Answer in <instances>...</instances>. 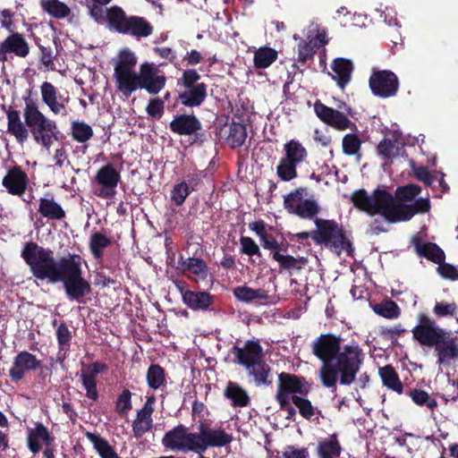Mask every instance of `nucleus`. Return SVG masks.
Masks as SVG:
<instances>
[{
  "label": "nucleus",
  "instance_id": "obj_54",
  "mask_svg": "<svg viewBox=\"0 0 458 458\" xmlns=\"http://www.w3.org/2000/svg\"><path fill=\"white\" fill-rule=\"evenodd\" d=\"M362 141L356 133H347L342 140L343 153L346 156L360 155Z\"/></svg>",
  "mask_w": 458,
  "mask_h": 458
},
{
  "label": "nucleus",
  "instance_id": "obj_8",
  "mask_svg": "<svg viewBox=\"0 0 458 458\" xmlns=\"http://www.w3.org/2000/svg\"><path fill=\"white\" fill-rule=\"evenodd\" d=\"M351 200L358 209L370 216L380 215L388 223L396 218L394 209L389 208L393 201L392 193L386 190L377 188L369 195L366 190L360 189L352 194Z\"/></svg>",
  "mask_w": 458,
  "mask_h": 458
},
{
  "label": "nucleus",
  "instance_id": "obj_25",
  "mask_svg": "<svg viewBox=\"0 0 458 458\" xmlns=\"http://www.w3.org/2000/svg\"><path fill=\"white\" fill-rule=\"evenodd\" d=\"M178 264L182 273L193 282L198 283L199 280L204 281L208 276V267L206 261L201 258L193 256L183 259V257L181 256Z\"/></svg>",
  "mask_w": 458,
  "mask_h": 458
},
{
  "label": "nucleus",
  "instance_id": "obj_36",
  "mask_svg": "<svg viewBox=\"0 0 458 458\" xmlns=\"http://www.w3.org/2000/svg\"><path fill=\"white\" fill-rule=\"evenodd\" d=\"M38 211L43 217L55 221L63 220L66 216L64 209L53 198H40Z\"/></svg>",
  "mask_w": 458,
  "mask_h": 458
},
{
  "label": "nucleus",
  "instance_id": "obj_19",
  "mask_svg": "<svg viewBox=\"0 0 458 458\" xmlns=\"http://www.w3.org/2000/svg\"><path fill=\"white\" fill-rule=\"evenodd\" d=\"M158 69L149 63H144L140 66V89H146L151 95L159 93L165 86L166 77L158 74Z\"/></svg>",
  "mask_w": 458,
  "mask_h": 458
},
{
  "label": "nucleus",
  "instance_id": "obj_4",
  "mask_svg": "<svg viewBox=\"0 0 458 458\" xmlns=\"http://www.w3.org/2000/svg\"><path fill=\"white\" fill-rule=\"evenodd\" d=\"M421 192V187L418 184L409 183L399 186L395 190V195L392 194V204L395 213V219L389 220L390 224L406 222L417 214H425L430 210V201L427 198L416 199Z\"/></svg>",
  "mask_w": 458,
  "mask_h": 458
},
{
  "label": "nucleus",
  "instance_id": "obj_1",
  "mask_svg": "<svg viewBox=\"0 0 458 458\" xmlns=\"http://www.w3.org/2000/svg\"><path fill=\"white\" fill-rule=\"evenodd\" d=\"M21 256L37 279L62 283L70 301L85 303L84 298L91 293V284L83 276L81 255L68 253L55 259L51 250L30 241L24 244Z\"/></svg>",
  "mask_w": 458,
  "mask_h": 458
},
{
  "label": "nucleus",
  "instance_id": "obj_29",
  "mask_svg": "<svg viewBox=\"0 0 458 458\" xmlns=\"http://www.w3.org/2000/svg\"><path fill=\"white\" fill-rule=\"evenodd\" d=\"M333 71L332 79L336 81L337 86L344 90L352 80V73L354 65L350 59L344 57L335 58L331 64Z\"/></svg>",
  "mask_w": 458,
  "mask_h": 458
},
{
  "label": "nucleus",
  "instance_id": "obj_14",
  "mask_svg": "<svg viewBox=\"0 0 458 458\" xmlns=\"http://www.w3.org/2000/svg\"><path fill=\"white\" fill-rule=\"evenodd\" d=\"M343 107L344 108L345 113H343L338 109L329 107L318 100L314 104V112L321 122L336 131H343L348 129L352 131H358L356 123L352 122L348 117L349 115H352V107L347 106L344 102H342L338 105V108L341 109Z\"/></svg>",
  "mask_w": 458,
  "mask_h": 458
},
{
  "label": "nucleus",
  "instance_id": "obj_33",
  "mask_svg": "<svg viewBox=\"0 0 458 458\" xmlns=\"http://www.w3.org/2000/svg\"><path fill=\"white\" fill-rule=\"evenodd\" d=\"M342 451L343 447L336 433L318 441L316 452L318 458H339Z\"/></svg>",
  "mask_w": 458,
  "mask_h": 458
},
{
  "label": "nucleus",
  "instance_id": "obj_39",
  "mask_svg": "<svg viewBox=\"0 0 458 458\" xmlns=\"http://www.w3.org/2000/svg\"><path fill=\"white\" fill-rule=\"evenodd\" d=\"M85 436L101 458H120L114 447L100 435L86 432Z\"/></svg>",
  "mask_w": 458,
  "mask_h": 458
},
{
  "label": "nucleus",
  "instance_id": "obj_38",
  "mask_svg": "<svg viewBox=\"0 0 458 458\" xmlns=\"http://www.w3.org/2000/svg\"><path fill=\"white\" fill-rule=\"evenodd\" d=\"M225 396L232 402L233 407H246L250 404V399L246 392L238 383L229 381L225 389Z\"/></svg>",
  "mask_w": 458,
  "mask_h": 458
},
{
  "label": "nucleus",
  "instance_id": "obj_7",
  "mask_svg": "<svg viewBox=\"0 0 458 458\" xmlns=\"http://www.w3.org/2000/svg\"><path fill=\"white\" fill-rule=\"evenodd\" d=\"M312 389V383L304 377L288 372L278 374L277 389L275 400L282 411L287 412L286 419L293 420L296 415L295 409L291 405V394L308 395Z\"/></svg>",
  "mask_w": 458,
  "mask_h": 458
},
{
  "label": "nucleus",
  "instance_id": "obj_52",
  "mask_svg": "<svg viewBox=\"0 0 458 458\" xmlns=\"http://www.w3.org/2000/svg\"><path fill=\"white\" fill-rule=\"evenodd\" d=\"M292 403L298 408L299 413L306 420H310L315 415V408L311 402L305 398L306 395L291 394Z\"/></svg>",
  "mask_w": 458,
  "mask_h": 458
},
{
  "label": "nucleus",
  "instance_id": "obj_18",
  "mask_svg": "<svg viewBox=\"0 0 458 458\" xmlns=\"http://www.w3.org/2000/svg\"><path fill=\"white\" fill-rule=\"evenodd\" d=\"M120 180L121 174L113 164L103 165L95 175V182L100 186L97 195L102 199H113Z\"/></svg>",
  "mask_w": 458,
  "mask_h": 458
},
{
  "label": "nucleus",
  "instance_id": "obj_63",
  "mask_svg": "<svg viewBox=\"0 0 458 458\" xmlns=\"http://www.w3.org/2000/svg\"><path fill=\"white\" fill-rule=\"evenodd\" d=\"M437 265L438 267H437V271L441 277L452 281L458 280V268L456 267L445 262V260L441 263H438Z\"/></svg>",
  "mask_w": 458,
  "mask_h": 458
},
{
  "label": "nucleus",
  "instance_id": "obj_27",
  "mask_svg": "<svg viewBox=\"0 0 458 458\" xmlns=\"http://www.w3.org/2000/svg\"><path fill=\"white\" fill-rule=\"evenodd\" d=\"M186 283L184 281L180 280L176 283V285L182 293L183 303L189 309L192 310H206L213 304L214 298L208 292H196L191 290H186L183 292L180 284L184 285Z\"/></svg>",
  "mask_w": 458,
  "mask_h": 458
},
{
  "label": "nucleus",
  "instance_id": "obj_64",
  "mask_svg": "<svg viewBox=\"0 0 458 458\" xmlns=\"http://www.w3.org/2000/svg\"><path fill=\"white\" fill-rule=\"evenodd\" d=\"M283 458H309V451L306 447L295 448L293 445H287L283 452Z\"/></svg>",
  "mask_w": 458,
  "mask_h": 458
},
{
  "label": "nucleus",
  "instance_id": "obj_2",
  "mask_svg": "<svg viewBox=\"0 0 458 458\" xmlns=\"http://www.w3.org/2000/svg\"><path fill=\"white\" fill-rule=\"evenodd\" d=\"M341 335L321 334L311 344L312 353L322 362L321 384L327 388L352 385L363 364L364 353L358 343L343 345Z\"/></svg>",
  "mask_w": 458,
  "mask_h": 458
},
{
  "label": "nucleus",
  "instance_id": "obj_16",
  "mask_svg": "<svg viewBox=\"0 0 458 458\" xmlns=\"http://www.w3.org/2000/svg\"><path fill=\"white\" fill-rule=\"evenodd\" d=\"M397 75L389 70H378L372 72L369 86L374 96L381 98L394 97L399 89Z\"/></svg>",
  "mask_w": 458,
  "mask_h": 458
},
{
  "label": "nucleus",
  "instance_id": "obj_48",
  "mask_svg": "<svg viewBox=\"0 0 458 458\" xmlns=\"http://www.w3.org/2000/svg\"><path fill=\"white\" fill-rule=\"evenodd\" d=\"M400 149L399 142L394 138H384L377 147L378 155L386 160L398 157Z\"/></svg>",
  "mask_w": 458,
  "mask_h": 458
},
{
  "label": "nucleus",
  "instance_id": "obj_49",
  "mask_svg": "<svg viewBox=\"0 0 458 458\" xmlns=\"http://www.w3.org/2000/svg\"><path fill=\"white\" fill-rule=\"evenodd\" d=\"M55 335L59 346L58 355L64 352L63 357H59L58 360H64L65 359V353L70 349L71 341H72V334L67 325L64 322H62L59 327L56 328Z\"/></svg>",
  "mask_w": 458,
  "mask_h": 458
},
{
  "label": "nucleus",
  "instance_id": "obj_45",
  "mask_svg": "<svg viewBox=\"0 0 458 458\" xmlns=\"http://www.w3.org/2000/svg\"><path fill=\"white\" fill-rule=\"evenodd\" d=\"M373 311L387 319H395L401 316L400 307L390 298H386L381 302L375 304Z\"/></svg>",
  "mask_w": 458,
  "mask_h": 458
},
{
  "label": "nucleus",
  "instance_id": "obj_35",
  "mask_svg": "<svg viewBox=\"0 0 458 458\" xmlns=\"http://www.w3.org/2000/svg\"><path fill=\"white\" fill-rule=\"evenodd\" d=\"M4 52L14 54L20 58H25L30 54V45L24 36L19 32H13L3 41Z\"/></svg>",
  "mask_w": 458,
  "mask_h": 458
},
{
  "label": "nucleus",
  "instance_id": "obj_15",
  "mask_svg": "<svg viewBox=\"0 0 458 458\" xmlns=\"http://www.w3.org/2000/svg\"><path fill=\"white\" fill-rule=\"evenodd\" d=\"M417 319L418 324L411 329V333L413 340L421 346L435 347L449 333L425 313H420Z\"/></svg>",
  "mask_w": 458,
  "mask_h": 458
},
{
  "label": "nucleus",
  "instance_id": "obj_23",
  "mask_svg": "<svg viewBox=\"0 0 458 458\" xmlns=\"http://www.w3.org/2000/svg\"><path fill=\"white\" fill-rule=\"evenodd\" d=\"M55 437L49 429L41 422H37L35 427L28 429L27 446L33 454H38L44 445H54Z\"/></svg>",
  "mask_w": 458,
  "mask_h": 458
},
{
  "label": "nucleus",
  "instance_id": "obj_51",
  "mask_svg": "<svg viewBox=\"0 0 458 458\" xmlns=\"http://www.w3.org/2000/svg\"><path fill=\"white\" fill-rule=\"evenodd\" d=\"M137 64V57L133 52L125 48L119 52L118 60L114 64V72L133 71Z\"/></svg>",
  "mask_w": 458,
  "mask_h": 458
},
{
  "label": "nucleus",
  "instance_id": "obj_20",
  "mask_svg": "<svg viewBox=\"0 0 458 458\" xmlns=\"http://www.w3.org/2000/svg\"><path fill=\"white\" fill-rule=\"evenodd\" d=\"M41 366V360L36 355L27 352H20L13 359V367L9 369V377L13 383L22 380L27 371H33Z\"/></svg>",
  "mask_w": 458,
  "mask_h": 458
},
{
  "label": "nucleus",
  "instance_id": "obj_50",
  "mask_svg": "<svg viewBox=\"0 0 458 458\" xmlns=\"http://www.w3.org/2000/svg\"><path fill=\"white\" fill-rule=\"evenodd\" d=\"M72 139L80 143H85L93 137L91 126L84 122L74 121L71 125Z\"/></svg>",
  "mask_w": 458,
  "mask_h": 458
},
{
  "label": "nucleus",
  "instance_id": "obj_55",
  "mask_svg": "<svg viewBox=\"0 0 458 458\" xmlns=\"http://www.w3.org/2000/svg\"><path fill=\"white\" fill-rule=\"evenodd\" d=\"M406 329L402 324H397L393 327H380L378 328V334L384 340H388L393 345H396L398 338L404 335Z\"/></svg>",
  "mask_w": 458,
  "mask_h": 458
},
{
  "label": "nucleus",
  "instance_id": "obj_28",
  "mask_svg": "<svg viewBox=\"0 0 458 458\" xmlns=\"http://www.w3.org/2000/svg\"><path fill=\"white\" fill-rule=\"evenodd\" d=\"M116 89L124 97L129 98L140 89V72L133 71L114 72Z\"/></svg>",
  "mask_w": 458,
  "mask_h": 458
},
{
  "label": "nucleus",
  "instance_id": "obj_3",
  "mask_svg": "<svg viewBox=\"0 0 458 458\" xmlns=\"http://www.w3.org/2000/svg\"><path fill=\"white\" fill-rule=\"evenodd\" d=\"M230 353L233 355V362L243 367L257 386H268L272 384L271 368L265 360V352L259 340H247L242 346L233 345Z\"/></svg>",
  "mask_w": 458,
  "mask_h": 458
},
{
  "label": "nucleus",
  "instance_id": "obj_62",
  "mask_svg": "<svg viewBox=\"0 0 458 458\" xmlns=\"http://www.w3.org/2000/svg\"><path fill=\"white\" fill-rule=\"evenodd\" d=\"M35 43L41 52L40 62L47 67L52 66L54 64L55 57L52 47L49 44H42L40 38H36Z\"/></svg>",
  "mask_w": 458,
  "mask_h": 458
},
{
  "label": "nucleus",
  "instance_id": "obj_60",
  "mask_svg": "<svg viewBox=\"0 0 458 458\" xmlns=\"http://www.w3.org/2000/svg\"><path fill=\"white\" fill-rule=\"evenodd\" d=\"M457 304L455 302H437L433 308V313L438 318L454 317L457 313Z\"/></svg>",
  "mask_w": 458,
  "mask_h": 458
},
{
  "label": "nucleus",
  "instance_id": "obj_30",
  "mask_svg": "<svg viewBox=\"0 0 458 458\" xmlns=\"http://www.w3.org/2000/svg\"><path fill=\"white\" fill-rule=\"evenodd\" d=\"M434 348L438 365L449 366L452 360L458 358V344L450 332Z\"/></svg>",
  "mask_w": 458,
  "mask_h": 458
},
{
  "label": "nucleus",
  "instance_id": "obj_44",
  "mask_svg": "<svg viewBox=\"0 0 458 458\" xmlns=\"http://www.w3.org/2000/svg\"><path fill=\"white\" fill-rule=\"evenodd\" d=\"M247 138V129L243 123L232 122L228 127L226 142L232 148L242 147Z\"/></svg>",
  "mask_w": 458,
  "mask_h": 458
},
{
  "label": "nucleus",
  "instance_id": "obj_37",
  "mask_svg": "<svg viewBox=\"0 0 458 458\" xmlns=\"http://www.w3.org/2000/svg\"><path fill=\"white\" fill-rule=\"evenodd\" d=\"M378 375L384 386L397 393L398 394H402L403 393V384L391 364L380 367L378 369Z\"/></svg>",
  "mask_w": 458,
  "mask_h": 458
},
{
  "label": "nucleus",
  "instance_id": "obj_24",
  "mask_svg": "<svg viewBox=\"0 0 458 458\" xmlns=\"http://www.w3.org/2000/svg\"><path fill=\"white\" fill-rule=\"evenodd\" d=\"M169 128L174 134L192 136L197 135L202 130V123L193 114H182L174 116L169 123Z\"/></svg>",
  "mask_w": 458,
  "mask_h": 458
},
{
  "label": "nucleus",
  "instance_id": "obj_34",
  "mask_svg": "<svg viewBox=\"0 0 458 458\" xmlns=\"http://www.w3.org/2000/svg\"><path fill=\"white\" fill-rule=\"evenodd\" d=\"M412 243L419 256L426 258L435 264L441 263L445 260L444 250L434 242H421L420 239L414 237Z\"/></svg>",
  "mask_w": 458,
  "mask_h": 458
},
{
  "label": "nucleus",
  "instance_id": "obj_10",
  "mask_svg": "<svg viewBox=\"0 0 458 458\" xmlns=\"http://www.w3.org/2000/svg\"><path fill=\"white\" fill-rule=\"evenodd\" d=\"M200 79V74L195 69L184 70L177 83L184 90L179 92L176 103L191 108L200 106L208 97V85L199 82Z\"/></svg>",
  "mask_w": 458,
  "mask_h": 458
},
{
  "label": "nucleus",
  "instance_id": "obj_59",
  "mask_svg": "<svg viewBox=\"0 0 458 458\" xmlns=\"http://www.w3.org/2000/svg\"><path fill=\"white\" fill-rule=\"evenodd\" d=\"M241 244V253L247 255L250 258L256 256L257 258H261L262 253L257 242L249 236H241L240 238Z\"/></svg>",
  "mask_w": 458,
  "mask_h": 458
},
{
  "label": "nucleus",
  "instance_id": "obj_17",
  "mask_svg": "<svg viewBox=\"0 0 458 458\" xmlns=\"http://www.w3.org/2000/svg\"><path fill=\"white\" fill-rule=\"evenodd\" d=\"M161 443L166 450L182 453L192 452L195 454L194 432H189L188 428L183 424H178L166 431L162 437Z\"/></svg>",
  "mask_w": 458,
  "mask_h": 458
},
{
  "label": "nucleus",
  "instance_id": "obj_22",
  "mask_svg": "<svg viewBox=\"0 0 458 458\" xmlns=\"http://www.w3.org/2000/svg\"><path fill=\"white\" fill-rule=\"evenodd\" d=\"M2 184L9 194L21 197L27 191L29 177L20 165H14L7 171Z\"/></svg>",
  "mask_w": 458,
  "mask_h": 458
},
{
  "label": "nucleus",
  "instance_id": "obj_21",
  "mask_svg": "<svg viewBox=\"0 0 458 458\" xmlns=\"http://www.w3.org/2000/svg\"><path fill=\"white\" fill-rule=\"evenodd\" d=\"M40 92L43 103L53 114L62 115L68 114L66 106L70 101L69 96H61L58 89L48 81H44L41 84Z\"/></svg>",
  "mask_w": 458,
  "mask_h": 458
},
{
  "label": "nucleus",
  "instance_id": "obj_12",
  "mask_svg": "<svg viewBox=\"0 0 458 458\" xmlns=\"http://www.w3.org/2000/svg\"><path fill=\"white\" fill-rule=\"evenodd\" d=\"M306 189L299 187L284 197L285 210L301 219L314 220L320 213V207L314 198L304 199Z\"/></svg>",
  "mask_w": 458,
  "mask_h": 458
},
{
  "label": "nucleus",
  "instance_id": "obj_58",
  "mask_svg": "<svg viewBox=\"0 0 458 458\" xmlns=\"http://www.w3.org/2000/svg\"><path fill=\"white\" fill-rule=\"evenodd\" d=\"M191 190L185 182L176 183L171 191V200L177 206H182L190 195Z\"/></svg>",
  "mask_w": 458,
  "mask_h": 458
},
{
  "label": "nucleus",
  "instance_id": "obj_57",
  "mask_svg": "<svg viewBox=\"0 0 458 458\" xmlns=\"http://www.w3.org/2000/svg\"><path fill=\"white\" fill-rule=\"evenodd\" d=\"M318 47L319 45L313 40L300 42L298 45V61L301 64H306L308 60L313 58L316 49Z\"/></svg>",
  "mask_w": 458,
  "mask_h": 458
},
{
  "label": "nucleus",
  "instance_id": "obj_46",
  "mask_svg": "<svg viewBox=\"0 0 458 458\" xmlns=\"http://www.w3.org/2000/svg\"><path fill=\"white\" fill-rule=\"evenodd\" d=\"M277 56L278 54L274 48L260 47L254 54V66L258 69H266L276 61Z\"/></svg>",
  "mask_w": 458,
  "mask_h": 458
},
{
  "label": "nucleus",
  "instance_id": "obj_11",
  "mask_svg": "<svg viewBox=\"0 0 458 458\" xmlns=\"http://www.w3.org/2000/svg\"><path fill=\"white\" fill-rule=\"evenodd\" d=\"M233 439L225 428H212L206 420H201L198 423V432H194L195 454H204L208 448L226 446Z\"/></svg>",
  "mask_w": 458,
  "mask_h": 458
},
{
  "label": "nucleus",
  "instance_id": "obj_53",
  "mask_svg": "<svg viewBox=\"0 0 458 458\" xmlns=\"http://www.w3.org/2000/svg\"><path fill=\"white\" fill-rule=\"evenodd\" d=\"M408 395L418 406H426L431 411H434L437 407V400L431 398L423 389L413 388L409 391Z\"/></svg>",
  "mask_w": 458,
  "mask_h": 458
},
{
  "label": "nucleus",
  "instance_id": "obj_42",
  "mask_svg": "<svg viewBox=\"0 0 458 458\" xmlns=\"http://www.w3.org/2000/svg\"><path fill=\"white\" fill-rule=\"evenodd\" d=\"M39 4L43 12L55 19H64L70 15V7L59 0H40Z\"/></svg>",
  "mask_w": 458,
  "mask_h": 458
},
{
  "label": "nucleus",
  "instance_id": "obj_26",
  "mask_svg": "<svg viewBox=\"0 0 458 458\" xmlns=\"http://www.w3.org/2000/svg\"><path fill=\"white\" fill-rule=\"evenodd\" d=\"M108 369V366L105 362L95 361L88 366V372L81 373V379L83 388L86 390V396L89 399L97 401L99 394L97 386V376Z\"/></svg>",
  "mask_w": 458,
  "mask_h": 458
},
{
  "label": "nucleus",
  "instance_id": "obj_61",
  "mask_svg": "<svg viewBox=\"0 0 458 458\" xmlns=\"http://www.w3.org/2000/svg\"><path fill=\"white\" fill-rule=\"evenodd\" d=\"M164 111V100H161L160 98H151L146 106L148 115L154 119H160Z\"/></svg>",
  "mask_w": 458,
  "mask_h": 458
},
{
  "label": "nucleus",
  "instance_id": "obj_40",
  "mask_svg": "<svg viewBox=\"0 0 458 458\" xmlns=\"http://www.w3.org/2000/svg\"><path fill=\"white\" fill-rule=\"evenodd\" d=\"M112 244V239L101 232H94L89 238V248L96 260L101 261L104 250Z\"/></svg>",
  "mask_w": 458,
  "mask_h": 458
},
{
  "label": "nucleus",
  "instance_id": "obj_6",
  "mask_svg": "<svg viewBox=\"0 0 458 458\" xmlns=\"http://www.w3.org/2000/svg\"><path fill=\"white\" fill-rule=\"evenodd\" d=\"M316 244L324 246L340 255L345 251L352 255L354 249L344 226L334 219L316 218Z\"/></svg>",
  "mask_w": 458,
  "mask_h": 458
},
{
  "label": "nucleus",
  "instance_id": "obj_41",
  "mask_svg": "<svg viewBox=\"0 0 458 458\" xmlns=\"http://www.w3.org/2000/svg\"><path fill=\"white\" fill-rule=\"evenodd\" d=\"M234 297L242 302H251L255 300L267 301L269 296L264 289H252L246 285H241L233 288Z\"/></svg>",
  "mask_w": 458,
  "mask_h": 458
},
{
  "label": "nucleus",
  "instance_id": "obj_43",
  "mask_svg": "<svg viewBox=\"0 0 458 458\" xmlns=\"http://www.w3.org/2000/svg\"><path fill=\"white\" fill-rule=\"evenodd\" d=\"M271 255L272 259L278 262L280 273L286 270H300L307 261L305 258L296 259L292 255L281 254L279 251H272Z\"/></svg>",
  "mask_w": 458,
  "mask_h": 458
},
{
  "label": "nucleus",
  "instance_id": "obj_13",
  "mask_svg": "<svg viewBox=\"0 0 458 458\" xmlns=\"http://www.w3.org/2000/svg\"><path fill=\"white\" fill-rule=\"evenodd\" d=\"M284 157L280 159L276 167V174L280 180L290 182L296 178L298 174L296 167L302 163L308 152L298 140H291L284 145Z\"/></svg>",
  "mask_w": 458,
  "mask_h": 458
},
{
  "label": "nucleus",
  "instance_id": "obj_9",
  "mask_svg": "<svg viewBox=\"0 0 458 458\" xmlns=\"http://www.w3.org/2000/svg\"><path fill=\"white\" fill-rule=\"evenodd\" d=\"M109 18L111 21L106 27L119 34L140 39L149 37L154 31V27L145 17L127 15L122 7L114 9Z\"/></svg>",
  "mask_w": 458,
  "mask_h": 458
},
{
  "label": "nucleus",
  "instance_id": "obj_5",
  "mask_svg": "<svg viewBox=\"0 0 458 458\" xmlns=\"http://www.w3.org/2000/svg\"><path fill=\"white\" fill-rule=\"evenodd\" d=\"M23 117L29 133L34 140L46 149H49L59 132L55 121L47 118L39 109L38 104L30 98H24Z\"/></svg>",
  "mask_w": 458,
  "mask_h": 458
},
{
  "label": "nucleus",
  "instance_id": "obj_47",
  "mask_svg": "<svg viewBox=\"0 0 458 458\" xmlns=\"http://www.w3.org/2000/svg\"><path fill=\"white\" fill-rule=\"evenodd\" d=\"M146 379L148 386L152 389H158L162 386L165 385V371L158 364H151L146 374Z\"/></svg>",
  "mask_w": 458,
  "mask_h": 458
},
{
  "label": "nucleus",
  "instance_id": "obj_56",
  "mask_svg": "<svg viewBox=\"0 0 458 458\" xmlns=\"http://www.w3.org/2000/svg\"><path fill=\"white\" fill-rule=\"evenodd\" d=\"M132 409L131 393L129 389H123L117 396L115 402V411L120 416H125Z\"/></svg>",
  "mask_w": 458,
  "mask_h": 458
},
{
  "label": "nucleus",
  "instance_id": "obj_32",
  "mask_svg": "<svg viewBox=\"0 0 458 458\" xmlns=\"http://www.w3.org/2000/svg\"><path fill=\"white\" fill-rule=\"evenodd\" d=\"M113 0H85L89 14L98 24L107 25L111 19L110 13L114 9L121 8L118 5L107 7Z\"/></svg>",
  "mask_w": 458,
  "mask_h": 458
},
{
  "label": "nucleus",
  "instance_id": "obj_31",
  "mask_svg": "<svg viewBox=\"0 0 458 458\" xmlns=\"http://www.w3.org/2000/svg\"><path fill=\"white\" fill-rule=\"evenodd\" d=\"M7 131L14 136L17 142L23 144L29 139V130L26 123L21 122L20 111L10 106L6 111Z\"/></svg>",
  "mask_w": 458,
  "mask_h": 458
}]
</instances>
